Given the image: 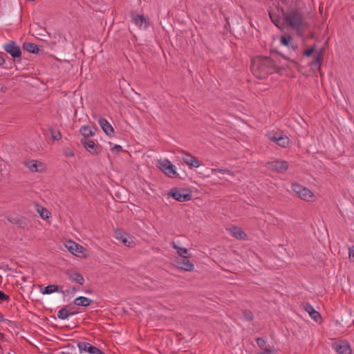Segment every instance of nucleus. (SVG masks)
I'll return each mask as SVG.
<instances>
[{
	"label": "nucleus",
	"mask_w": 354,
	"mask_h": 354,
	"mask_svg": "<svg viewBox=\"0 0 354 354\" xmlns=\"http://www.w3.org/2000/svg\"><path fill=\"white\" fill-rule=\"evenodd\" d=\"M62 286L57 284L48 285L41 290V292L44 295H50L55 292H61Z\"/></svg>",
	"instance_id": "21"
},
{
	"label": "nucleus",
	"mask_w": 354,
	"mask_h": 354,
	"mask_svg": "<svg viewBox=\"0 0 354 354\" xmlns=\"http://www.w3.org/2000/svg\"><path fill=\"white\" fill-rule=\"evenodd\" d=\"M160 163V169L169 177L174 178L177 176V173L176 171V167L171 164V162L165 159L162 161L159 162Z\"/></svg>",
	"instance_id": "9"
},
{
	"label": "nucleus",
	"mask_w": 354,
	"mask_h": 354,
	"mask_svg": "<svg viewBox=\"0 0 354 354\" xmlns=\"http://www.w3.org/2000/svg\"><path fill=\"white\" fill-rule=\"evenodd\" d=\"M258 354H274V353L271 348H266V351Z\"/></svg>",
	"instance_id": "46"
},
{
	"label": "nucleus",
	"mask_w": 354,
	"mask_h": 354,
	"mask_svg": "<svg viewBox=\"0 0 354 354\" xmlns=\"http://www.w3.org/2000/svg\"><path fill=\"white\" fill-rule=\"evenodd\" d=\"M232 233L233 236L239 240H244L247 237V234L245 232H243L241 228L237 227H234L232 229Z\"/></svg>",
	"instance_id": "25"
},
{
	"label": "nucleus",
	"mask_w": 354,
	"mask_h": 354,
	"mask_svg": "<svg viewBox=\"0 0 354 354\" xmlns=\"http://www.w3.org/2000/svg\"><path fill=\"white\" fill-rule=\"evenodd\" d=\"M278 11L281 12L284 23L290 29L295 31L298 37L303 35L307 23L304 21V17L299 8H292L285 10L283 8H278Z\"/></svg>",
	"instance_id": "2"
},
{
	"label": "nucleus",
	"mask_w": 354,
	"mask_h": 354,
	"mask_svg": "<svg viewBox=\"0 0 354 354\" xmlns=\"http://www.w3.org/2000/svg\"><path fill=\"white\" fill-rule=\"evenodd\" d=\"M251 71L259 79H265L268 75L279 73V67L270 57L257 56L252 59Z\"/></svg>",
	"instance_id": "1"
},
{
	"label": "nucleus",
	"mask_w": 354,
	"mask_h": 354,
	"mask_svg": "<svg viewBox=\"0 0 354 354\" xmlns=\"http://www.w3.org/2000/svg\"><path fill=\"white\" fill-rule=\"evenodd\" d=\"M133 21L140 27L142 26L143 23H147L146 19L142 15H132Z\"/></svg>",
	"instance_id": "30"
},
{
	"label": "nucleus",
	"mask_w": 354,
	"mask_h": 354,
	"mask_svg": "<svg viewBox=\"0 0 354 354\" xmlns=\"http://www.w3.org/2000/svg\"><path fill=\"white\" fill-rule=\"evenodd\" d=\"M80 133L83 136L82 138L89 139L95 135V132L93 131L90 126L84 125L82 126L80 129Z\"/></svg>",
	"instance_id": "22"
},
{
	"label": "nucleus",
	"mask_w": 354,
	"mask_h": 354,
	"mask_svg": "<svg viewBox=\"0 0 354 354\" xmlns=\"http://www.w3.org/2000/svg\"><path fill=\"white\" fill-rule=\"evenodd\" d=\"M66 274L72 281H74L80 285H83L85 281L84 278L82 274L73 270H66Z\"/></svg>",
	"instance_id": "15"
},
{
	"label": "nucleus",
	"mask_w": 354,
	"mask_h": 354,
	"mask_svg": "<svg viewBox=\"0 0 354 354\" xmlns=\"http://www.w3.org/2000/svg\"><path fill=\"white\" fill-rule=\"evenodd\" d=\"M332 347L338 354H351L352 352L350 344L346 341L333 342Z\"/></svg>",
	"instance_id": "13"
},
{
	"label": "nucleus",
	"mask_w": 354,
	"mask_h": 354,
	"mask_svg": "<svg viewBox=\"0 0 354 354\" xmlns=\"http://www.w3.org/2000/svg\"><path fill=\"white\" fill-rule=\"evenodd\" d=\"M323 52L324 48H322L315 57L314 60L310 63V66L312 68L317 70L321 69L322 62L323 60Z\"/></svg>",
	"instance_id": "19"
},
{
	"label": "nucleus",
	"mask_w": 354,
	"mask_h": 354,
	"mask_svg": "<svg viewBox=\"0 0 354 354\" xmlns=\"http://www.w3.org/2000/svg\"><path fill=\"white\" fill-rule=\"evenodd\" d=\"M8 221L12 223L16 224L21 228H24L26 225L25 221L19 218H8Z\"/></svg>",
	"instance_id": "31"
},
{
	"label": "nucleus",
	"mask_w": 354,
	"mask_h": 354,
	"mask_svg": "<svg viewBox=\"0 0 354 354\" xmlns=\"http://www.w3.org/2000/svg\"><path fill=\"white\" fill-rule=\"evenodd\" d=\"M176 267L187 272H192L194 269V265L191 262L188 257L178 258L175 260Z\"/></svg>",
	"instance_id": "10"
},
{
	"label": "nucleus",
	"mask_w": 354,
	"mask_h": 354,
	"mask_svg": "<svg viewBox=\"0 0 354 354\" xmlns=\"http://www.w3.org/2000/svg\"><path fill=\"white\" fill-rule=\"evenodd\" d=\"M41 47V46L30 42H24L22 46L24 50L32 54H39L41 51H43V49H40Z\"/></svg>",
	"instance_id": "18"
},
{
	"label": "nucleus",
	"mask_w": 354,
	"mask_h": 354,
	"mask_svg": "<svg viewBox=\"0 0 354 354\" xmlns=\"http://www.w3.org/2000/svg\"><path fill=\"white\" fill-rule=\"evenodd\" d=\"M292 39V36L288 34L282 35L280 37L281 44L285 46H289Z\"/></svg>",
	"instance_id": "32"
},
{
	"label": "nucleus",
	"mask_w": 354,
	"mask_h": 354,
	"mask_svg": "<svg viewBox=\"0 0 354 354\" xmlns=\"http://www.w3.org/2000/svg\"><path fill=\"white\" fill-rule=\"evenodd\" d=\"M49 131L50 133L51 138L53 140H59L61 139L62 135H61L59 131L55 130L53 128H50Z\"/></svg>",
	"instance_id": "35"
},
{
	"label": "nucleus",
	"mask_w": 354,
	"mask_h": 354,
	"mask_svg": "<svg viewBox=\"0 0 354 354\" xmlns=\"http://www.w3.org/2000/svg\"><path fill=\"white\" fill-rule=\"evenodd\" d=\"M114 234L115 237L120 240L124 245L128 247H133L135 245L132 238L122 230L117 229Z\"/></svg>",
	"instance_id": "11"
},
{
	"label": "nucleus",
	"mask_w": 354,
	"mask_h": 354,
	"mask_svg": "<svg viewBox=\"0 0 354 354\" xmlns=\"http://www.w3.org/2000/svg\"><path fill=\"white\" fill-rule=\"evenodd\" d=\"M349 257L354 259V245L349 248ZM353 261H354V259Z\"/></svg>",
	"instance_id": "45"
},
{
	"label": "nucleus",
	"mask_w": 354,
	"mask_h": 354,
	"mask_svg": "<svg viewBox=\"0 0 354 354\" xmlns=\"http://www.w3.org/2000/svg\"><path fill=\"white\" fill-rule=\"evenodd\" d=\"M0 337L2 339L4 338V335L3 333H1V332H0Z\"/></svg>",
	"instance_id": "52"
},
{
	"label": "nucleus",
	"mask_w": 354,
	"mask_h": 354,
	"mask_svg": "<svg viewBox=\"0 0 354 354\" xmlns=\"http://www.w3.org/2000/svg\"><path fill=\"white\" fill-rule=\"evenodd\" d=\"M281 1L283 4L286 5L288 2V0H281Z\"/></svg>",
	"instance_id": "50"
},
{
	"label": "nucleus",
	"mask_w": 354,
	"mask_h": 354,
	"mask_svg": "<svg viewBox=\"0 0 354 354\" xmlns=\"http://www.w3.org/2000/svg\"><path fill=\"white\" fill-rule=\"evenodd\" d=\"M77 347L81 353L84 351L89 354H106L96 346L86 342H79L77 343Z\"/></svg>",
	"instance_id": "12"
},
{
	"label": "nucleus",
	"mask_w": 354,
	"mask_h": 354,
	"mask_svg": "<svg viewBox=\"0 0 354 354\" xmlns=\"http://www.w3.org/2000/svg\"><path fill=\"white\" fill-rule=\"evenodd\" d=\"M80 142L84 146L85 149L91 155L98 156L101 153V145L95 143L93 140L86 138H82L80 140Z\"/></svg>",
	"instance_id": "7"
},
{
	"label": "nucleus",
	"mask_w": 354,
	"mask_h": 354,
	"mask_svg": "<svg viewBox=\"0 0 354 354\" xmlns=\"http://www.w3.org/2000/svg\"><path fill=\"white\" fill-rule=\"evenodd\" d=\"M74 305L75 304H73H73H69L65 306L64 308H66L68 312H73L72 310L74 308Z\"/></svg>",
	"instance_id": "42"
},
{
	"label": "nucleus",
	"mask_w": 354,
	"mask_h": 354,
	"mask_svg": "<svg viewBox=\"0 0 354 354\" xmlns=\"http://www.w3.org/2000/svg\"><path fill=\"white\" fill-rule=\"evenodd\" d=\"M93 303V300L85 297H78L73 301V304L79 306L87 307Z\"/></svg>",
	"instance_id": "20"
},
{
	"label": "nucleus",
	"mask_w": 354,
	"mask_h": 354,
	"mask_svg": "<svg viewBox=\"0 0 354 354\" xmlns=\"http://www.w3.org/2000/svg\"><path fill=\"white\" fill-rule=\"evenodd\" d=\"M6 321L3 315L0 312V322Z\"/></svg>",
	"instance_id": "48"
},
{
	"label": "nucleus",
	"mask_w": 354,
	"mask_h": 354,
	"mask_svg": "<svg viewBox=\"0 0 354 354\" xmlns=\"http://www.w3.org/2000/svg\"><path fill=\"white\" fill-rule=\"evenodd\" d=\"M290 144L289 138L283 134H281L277 145L281 147H287Z\"/></svg>",
	"instance_id": "29"
},
{
	"label": "nucleus",
	"mask_w": 354,
	"mask_h": 354,
	"mask_svg": "<svg viewBox=\"0 0 354 354\" xmlns=\"http://www.w3.org/2000/svg\"><path fill=\"white\" fill-rule=\"evenodd\" d=\"M269 17L272 22L278 28H281V17L280 16L273 12L269 11Z\"/></svg>",
	"instance_id": "28"
},
{
	"label": "nucleus",
	"mask_w": 354,
	"mask_h": 354,
	"mask_svg": "<svg viewBox=\"0 0 354 354\" xmlns=\"http://www.w3.org/2000/svg\"><path fill=\"white\" fill-rule=\"evenodd\" d=\"M274 52L277 53V54H279L284 59L288 60L290 62V64H287L286 65L287 68H291V65H292L293 67L297 68H299L300 67V64L296 60L292 59H290V57L286 55L285 54L281 53H279V52H278L277 50H274Z\"/></svg>",
	"instance_id": "26"
},
{
	"label": "nucleus",
	"mask_w": 354,
	"mask_h": 354,
	"mask_svg": "<svg viewBox=\"0 0 354 354\" xmlns=\"http://www.w3.org/2000/svg\"><path fill=\"white\" fill-rule=\"evenodd\" d=\"M315 48H316V45H314L311 48L305 50L304 52V56H306V57L311 56L313 55V53L315 51Z\"/></svg>",
	"instance_id": "39"
},
{
	"label": "nucleus",
	"mask_w": 354,
	"mask_h": 354,
	"mask_svg": "<svg viewBox=\"0 0 354 354\" xmlns=\"http://www.w3.org/2000/svg\"><path fill=\"white\" fill-rule=\"evenodd\" d=\"M3 322H6L8 326H9V327L14 328L15 326V322H14L12 321L6 319V321H3Z\"/></svg>",
	"instance_id": "43"
},
{
	"label": "nucleus",
	"mask_w": 354,
	"mask_h": 354,
	"mask_svg": "<svg viewBox=\"0 0 354 354\" xmlns=\"http://www.w3.org/2000/svg\"><path fill=\"white\" fill-rule=\"evenodd\" d=\"M86 292H87V293H91V290H86Z\"/></svg>",
	"instance_id": "53"
},
{
	"label": "nucleus",
	"mask_w": 354,
	"mask_h": 354,
	"mask_svg": "<svg viewBox=\"0 0 354 354\" xmlns=\"http://www.w3.org/2000/svg\"><path fill=\"white\" fill-rule=\"evenodd\" d=\"M183 153L185 154V157L183 158V160L185 163H186L187 165L193 167H198L200 166V162L198 160L192 156L190 153L185 152L184 151H182Z\"/></svg>",
	"instance_id": "17"
},
{
	"label": "nucleus",
	"mask_w": 354,
	"mask_h": 354,
	"mask_svg": "<svg viewBox=\"0 0 354 354\" xmlns=\"http://www.w3.org/2000/svg\"><path fill=\"white\" fill-rule=\"evenodd\" d=\"M5 58L3 57V56L2 55H0V66H2L5 64Z\"/></svg>",
	"instance_id": "47"
},
{
	"label": "nucleus",
	"mask_w": 354,
	"mask_h": 354,
	"mask_svg": "<svg viewBox=\"0 0 354 354\" xmlns=\"http://www.w3.org/2000/svg\"><path fill=\"white\" fill-rule=\"evenodd\" d=\"M266 166L269 169L278 172L284 173L288 169V162L283 160H275L271 162H268Z\"/></svg>",
	"instance_id": "8"
},
{
	"label": "nucleus",
	"mask_w": 354,
	"mask_h": 354,
	"mask_svg": "<svg viewBox=\"0 0 354 354\" xmlns=\"http://www.w3.org/2000/svg\"><path fill=\"white\" fill-rule=\"evenodd\" d=\"M301 306H303L304 309L309 314L310 317L314 319L315 322H319L322 320V316L321 314L315 310L313 306L310 305L308 302H304L302 303Z\"/></svg>",
	"instance_id": "14"
},
{
	"label": "nucleus",
	"mask_w": 354,
	"mask_h": 354,
	"mask_svg": "<svg viewBox=\"0 0 354 354\" xmlns=\"http://www.w3.org/2000/svg\"><path fill=\"white\" fill-rule=\"evenodd\" d=\"M98 123L100 125L103 131L109 137L113 136L114 129L111 124L105 118H100L98 120Z\"/></svg>",
	"instance_id": "16"
},
{
	"label": "nucleus",
	"mask_w": 354,
	"mask_h": 354,
	"mask_svg": "<svg viewBox=\"0 0 354 354\" xmlns=\"http://www.w3.org/2000/svg\"><path fill=\"white\" fill-rule=\"evenodd\" d=\"M168 196L177 201L186 202L192 199V194L189 189L173 187L168 193Z\"/></svg>",
	"instance_id": "3"
},
{
	"label": "nucleus",
	"mask_w": 354,
	"mask_h": 354,
	"mask_svg": "<svg viewBox=\"0 0 354 354\" xmlns=\"http://www.w3.org/2000/svg\"><path fill=\"white\" fill-rule=\"evenodd\" d=\"M256 342L258 346L263 351H266V348H270L266 346V340L262 337L256 338Z\"/></svg>",
	"instance_id": "36"
},
{
	"label": "nucleus",
	"mask_w": 354,
	"mask_h": 354,
	"mask_svg": "<svg viewBox=\"0 0 354 354\" xmlns=\"http://www.w3.org/2000/svg\"><path fill=\"white\" fill-rule=\"evenodd\" d=\"M77 313V312H68L66 308L63 307L57 312V317L60 319H66L68 317Z\"/></svg>",
	"instance_id": "27"
},
{
	"label": "nucleus",
	"mask_w": 354,
	"mask_h": 354,
	"mask_svg": "<svg viewBox=\"0 0 354 354\" xmlns=\"http://www.w3.org/2000/svg\"><path fill=\"white\" fill-rule=\"evenodd\" d=\"M111 151L113 152L115 151L116 153H119L122 151V147L119 145H115L112 148Z\"/></svg>",
	"instance_id": "41"
},
{
	"label": "nucleus",
	"mask_w": 354,
	"mask_h": 354,
	"mask_svg": "<svg viewBox=\"0 0 354 354\" xmlns=\"http://www.w3.org/2000/svg\"><path fill=\"white\" fill-rule=\"evenodd\" d=\"M4 50L9 54L15 62H21V50L15 41L10 40L3 46Z\"/></svg>",
	"instance_id": "4"
},
{
	"label": "nucleus",
	"mask_w": 354,
	"mask_h": 354,
	"mask_svg": "<svg viewBox=\"0 0 354 354\" xmlns=\"http://www.w3.org/2000/svg\"><path fill=\"white\" fill-rule=\"evenodd\" d=\"M9 299V295L0 290V301H8Z\"/></svg>",
	"instance_id": "40"
},
{
	"label": "nucleus",
	"mask_w": 354,
	"mask_h": 354,
	"mask_svg": "<svg viewBox=\"0 0 354 354\" xmlns=\"http://www.w3.org/2000/svg\"><path fill=\"white\" fill-rule=\"evenodd\" d=\"M37 212L43 219L46 220L49 218L50 213L46 208L39 206V207L37 208Z\"/></svg>",
	"instance_id": "34"
},
{
	"label": "nucleus",
	"mask_w": 354,
	"mask_h": 354,
	"mask_svg": "<svg viewBox=\"0 0 354 354\" xmlns=\"http://www.w3.org/2000/svg\"><path fill=\"white\" fill-rule=\"evenodd\" d=\"M243 317L245 319L248 321H252L253 320V314L249 310H244L243 311Z\"/></svg>",
	"instance_id": "38"
},
{
	"label": "nucleus",
	"mask_w": 354,
	"mask_h": 354,
	"mask_svg": "<svg viewBox=\"0 0 354 354\" xmlns=\"http://www.w3.org/2000/svg\"><path fill=\"white\" fill-rule=\"evenodd\" d=\"M65 246L71 254L80 258H86L88 256V250L80 244L73 241H68Z\"/></svg>",
	"instance_id": "5"
},
{
	"label": "nucleus",
	"mask_w": 354,
	"mask_h": 354,
	"mask_svg": "<svg viewBox=\"0 0 354 354\" xmlns=\"http://www.w3.org/2000/svg\"><path fill=\"white\" fill-rule=\"evenodd\" d=\"M78 290H79V288H77V287H75V286H73V287H71V288H68V289H66V290H63L62 289L61 292H62L64 296H66V295H69V294H71V293H72V292H75L77 291Z\"/></svg>",
	"instance_id": "37"
},
{
	"label": "nucleus",
	"mask_w": 354,
	"mask_h": 354,
	"mask_svg": "<svg viewBox=\"0 0 354 354\" xmlns=\"http://www.w3.org/2000/svg\"><path fill=\"white\" fill-rule=\"evenodd\" d=\"M170 244L171 247L176 250L180 258L187 257L186 256L188 254V250L187 248L179 247L174 241L171 242Z\"/></svg>",
	"instance_id": "24"
},
{
	"label": "nucleus",
	"mask_w": 354,
	"mask_h": 354,
	"mask_svg": "<svg viewBox=\"0 0 354 354\" xmlns=\"http://www.w3.org/2000/svg\"><path fill=\"white\" fill-rule=\"evenodd\" d=\"M37 162H38L37 160H30L28 162H26L25 165L32 172L41 171L42 169H39V167H43V164L39 162V165H38Z\"/></svg>",
	"instance_id": "23"
},
{
	"label": "nucleus",
	"mask_w": 354,
	"mask_h": 354,
	"mask_svg": "<svg viewBox=\"0 0 354 354\" xmlns=\"http://www.w3.org/2000/svg\"><path fill=\"white\" fill-rule=\"evenodd\" d=\"M64 154L67 157H73V156H74V153L73 152V151H71L70 149L66 150L65 152H64Z\"/></svg>",
	"instance_id": "44"
},
{
	"label": "nucleus",
	"mask_w": 354,
	"mask_h": 354,
	"mask_svg": "<svg viewBox=\"0 0 354 354\" xmlns=\"http://www.w3.org/2000/svg\"><path fill=\"white\" fill-rule=\"evenodd\" d=\"M281 133H279L277 132L270 131V132H268L267 137L268 138V139L270 140L273 141L274 142H275L277 145L278 140L279 139V136H281Z\"/></svg>",
	"instance_id": "33"
},
{
	"label": "nucleus",
	"mask_w": 354,
	"mask_h": 354,
	"mask_svg": "<svg viewBox=\"0 0 354 354\" xmlns=\"http://www.w3.org/2000/svg\"><path fill=\"white\" fill-rule=\"evenodd\" d=\"M28 277H26V276H25V277H22V278H21V279H22L24 281H26L28 280Z\"/></svg>",
	"instance_id": "51"
},
{
	"label": "nucleus",
	"mask_w": 354,
	"mask_h": 354,
	"mask_svg": "<svg viewBox=\"0 0 354 354\" xmlns=\"http://www.w3.org/2000/svg\"><path fill=\"white\" fill-rule=\"evenodd\" d=\"M292 189L302 200L310 201L314 197L313 192L310 189L298 183H292Z\"/></svg>",
	"instance_id": "6"
},
{
	"label": "nucleus",
	"mask_w": 354,
	"mask_h": 354,
	"mask_svg": "<svg viewBox=\"0 0 354 354\" xmlns=\"http://www.w3.org/2000/svg\"><path fill=\"white\" fill-rule=\"evenodd\" d=\"M291 46H292L293 51H295L298 48V46L297 44H295V45L291 44Z\"/></svg>",
	"instance_id": "49"
}]
</instances>
